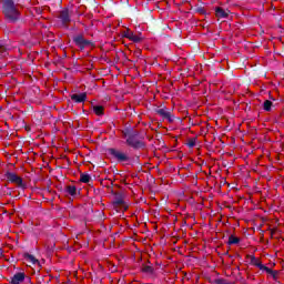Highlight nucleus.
I'll return each instance as SVG.
<instances>
[{
	"mask_svg": "<svg viewBox=\"0 0 284 284\" xmlns=\"http://www.w3.org/2000/svg\"><path fill=\"white\" fill-rule=\"evenodd\" d=\"M123 209H124V210H128V205L123 204Z\"/></svg>",
	"mask_w": 284,
	"mask_h": 284,
	"instance_id": "obj_19",
	"label": "nucleus"
},
{
	"mask_svg": "<svg viewBox=\"0 0 284 284\" xmlns=\"http://www.w3.org/2000/svg\"><path fill=\"white\" fill-rule=\"evenodd\" d=\"M88 99V95L85 93H80V94H72L71 100L74 101L75 103H83Z\"/></svg>",
	"mask_w": 284,
	"mask_h": 284,
	"instance_id": "obj_8",
	"label": "nucleus"
},
{
	"mask_svg": "<svg viewBox=\"0 0 284 284\" xmlns=\"http://www.w3.org/2000/svg\"><path fill=\"white\" fill-rule=\"evenodd\" d=\"M215 12L216 17H219L220 19H225L227 14H230V11H225L222 8H217Z\"/></svg>",
	"mask_w": 284,
	"mask_h": 284,
	"instance_id": "obj_11",
	"label": "nucleus"
},
{
	"mask_svg": "<svg viewBox=\"0 0 284 284\" xmlns=\"http://www.w3.org/2000/svg\"><path fill=\"white\" fill-rule=\"evenodd\" d=\"M124 37H125V39L133 41V43H139L141 41V38L136 34H134L132 31H125Z\"/></svg>",
	"mask_w": 284,
	"mask_h": 284,
	"instance_id": "obj_6",
	"label": "nucleus"
},
{
	"mask_svg": "<svg viewBox=\"0 0 284 284\" xmlns=\"http://www.w3.org/2000/svg\"><path fill=\"white\" fill-rule=\"evenodd\" d=\"M74 43L79 45V48H88V45H92V42L85 40L83 36H78L74 38Z\"/></svg>",
	"mask_w": 284,
	"mask_h": 284,
	"instance_id": "obj_3",
	"label": "nucleus"
},
{
	"mask_svg": "<svg viewBox=\"0 0 284 284\" xmlns=\"http://www.w3.org/2000/svg\"><path fill=\"white\" fill-rule=\"evenodd\" d=\"M251 263L252 265H255V267H260V270H267L263 264H261V261L254 256H251Z\"/></svg>",
	"mask_w": 284,
	"mask_h": 284,
	"instance_id": "obj_12",
	"label": "nucleus"
},
{
	"mask_svg": "<svg viewBox=\"0 0 284 284\" xmlns=\"http://www.w3.org/2000/svg\"><path fill=\"white\" fill-rule=\"evenodd\" d=\"M24 261L29 265V267H32V265H39V260L30 254L24 255Z\"/></svg>",
	"mask_w": 284,
	"mask_h": 284,
	"instance_id": "obj_7",
	"label": "nucleus"
},
{
	"mask_svg": "<svg viewBox=\"0 0 284 284\" xmlns=\"http://www.w3.org/2000/svg\"><path fill=\"white\" fill-rule=\"evenodd\" d=\"M2 51H3V47L0 45V52H2Z\"/></svg>",
	"mask_w": 284,
	"mask_h": 284,
	"instance_id": "obj_20",
	"label": "nucleus"
},
{
	"mask_svg": "<svg viewBox=\"0 0 284 284\" xmlns=\"http://www.w3.org/2000/svg\"><path fill=\"white\" fill-rule=\"evenodd\" d=\"M263 108L266 112H270L272 110V101L270 100L264 101Z\"/></svg>",
	"mask_w": 284,
	"mask_h": 284,
	"instance_id": "obj_15",
	"label": "nucleus"
},
{
	"mask_svg": "<svg viewBox=\"0 0 284 284\" xmlns=\"http://www.w3.org/2000/svg\"><path fill=\"white\" fill-rule=\"evenodd\" d=\"M67 192L71 196H74L77 194V187L75 186H68Z\"/></svg>",
	"mask_w": 284,
	"mask_h": 284,
	"instance_id": "obj_17",
	"label": "nucleus"
},
{
	"mask_svg": "<svg viewBox=\"0 0 284 284\" xmlns=\"http://www.w3.org/2000/svg\"><path fill=\"white\" fill-rule=\"evenodd\" d=\"M111 153L118 161H128V155L121 151L112 150Z\"/></svg>",
	"mask_w": 284,
	"mask_h": 284,
	"instance_id": "obj_9",
	"label": "nucleus"
},
{
	"mask_svg": "<svg viewBox=\"0 0 284 284\" xmlns=\"http://www.w3.org/2000/svg\"><path fill=\"white\" fill-rule=\"evenodd\" d=\"M239 237H236V236H233V235H231L230 237H229V243H230V245H236V243H239Z\"/></svg>",
	"mask_w": 284,
	"mask_h": 284,
	"instance_id": "obj_18",
	"label": "nucleus"
},
{
	"mask_svg": "<svg viewBox=\"0 0 284 284\" xmlns=\"http://www.w3.org/2000/svg\"><path fill=\"white\" fill-rule=\"evenodd\" d=\"M118 203H119L120 205H122V204H123V202H121V201H120V202H118Z\"/></svg>",
	"mask_w": 284,
	"mask_h": 284,
	"instance_id": "obj_21",
	"label": "nucleus"
},
{
	"mask_svg": "<svg viewBox=\"0 0 284 284\" xmlns=\"http://www.w3.org/2000/svg\"><path fill=\"white\" fill-rule=\"evenodd\" d=\"M26 281V273L19 272L11 277V284H21Z\"/></svg>",
	"mask_w": 284,
	"mask_h": 284,
	"instance_id": "obj_4",
	"label": "nucleus"
},
{
	"mask_svg": "<svg viewBox=\"0 0 284 284\" xmlns=\"http://www.w3.org/2000/svg\"><path fill=\"white\" fill-rule=\"evenodd\" d=\"M60 19L63 21V23H68L70 21V11L68 9H64L60 13Z\"/></svg>",
	"mask_w": 284,
	"mask_h": 284,
	"instance_id": "obj_10",
	"label": "nucleus"
},
{
	"mask_svg": "<svg viewBox=\"0 0 284 284\" xmlns=\"http://www.w3.org/2000/svg\"><path fill=\"white\" fill-rule=\"evenodd\" d=\"M7 179L11 183H16V185H19V187H23V180L16 173H12V172L7 173Z\"/></svg>",
	"mask_w": 284,
	"mask_h": 284,
	"instance_id": "obj_2",
	"label": "nucleus"
},
{
	"mask_svg": "<svg viewBox=\"0 0 284 284\" xmlns=\"http://www.w3.org/2000/svg\"><path fill=\"white\" fill-rule=\"evenodd\" d=\"M93 111L95 112V114H98V116H101V114H103V106L97 105L93 108Z\"/></svg>",
	"mask_w": 284,
	"mask_h": 284,
	"instance_id": "obj_16",
	"label": "nucleus"
},
{
	"mask_svg": "<svg viewBox=\"0 0 284 284\" xmlns=\"http://www.w3.org/2000/svg\"><path fill=\"white\" fill-rule=\"evenodd\" d=\"M125 138L128 145H131V148H139L141 145V142L136 139V135L125 134Z\"/></svg>",
	"mask_w": 284,
	"mask_h": 284,
	"instance_id": "obj_5",
	"label": "nucleus"
},
{
	"mask_svg": "<svg viewBox=\"0 0 284 284\" xmlns=\"http://www.w3.org/2000/svg\"><path fill=\"white\" fill-rule=\"evenodd\" d=\"M158 114H160V116H163L164 119L170 118V111H168L166 109H159Z\"/></svg>",
	"mask_w": 284,
	"mask_h": 284,
	"instance_id": "obj_13",
	"label": "nucleus"
},
{
	"mask_svg": "<svg viewBox=\"0 0 284 284\" xmlns=\"http://www.w3.org/2000/svg\"><path fill=\"white\" fill-rule=\"evenodd\" d=\"M2 12L6 17L7 21L14 23V21H19L21 17V12H19V7L14 4L12 0H3L2 2Z\"/></svg>",
	"mask_w": 284,
	"mask_h": 284,
	"instance_id": "obj_1",
	"label": "nucleus"
},
{
	"mask_svg": "<svg viewBox=\"0 0 284 284\" xmlns=\"http://www.w3.org/2000/svg\"><path fill=\"white\" fill-rule=\"evenodd\" d=\"M90 174H88V173H82L81 174V176H80V181L82 182V183H90Z\"/></svg>",
	"mask_w": 284,
	"mask_h": 284,
	"instance_id": "obj_14",
	"label": "nucleus"
}]
</instances>
